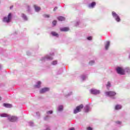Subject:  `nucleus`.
<instances>
[{
  "mask_svg": "<svg viewBox=\"0 0 130 130\" xmlns=\"http://www.w3.org/2000/svg\"><path fill=\"white\" fill-rule=\"evenodd\" d=\"M52 55H54V53H50V55H47L44 57L41 58V61H46V60H52L53 59Z\"/></svg>",
  "mask_w": 130,
  "mask_h": 130,
  "instance_id": "obj_1",
  "label": "nucleus"
},
{
  "mask_svg": "<svg viewBox=\"0 0 130 130\" xmlns=\"http://www.w3.org/2000/svg\"><path fill=\"white\" fill-rule=\"evenodd\" d=\"M12 13H9L7 17L5 16L3 18V21L4 23L9 24V23H10L11 21H12Z\"/></svg>",
  "mask_w": 130,
  "mask_h": 130,
  "instance_id": "obj_2",
  "label": "nucleus"
},
{
  "mask_svg": "<svg viewBox=\"0 0 130 130\" xmlns=\"http://www.w3.org/2000/svg\"><path fill=\"white\" fill-rule=\"evenodd\" d=\"M106 95L111 97L112 99H116L115 98V95H116V92L115 91H107L105 92Z\"/></svg>",
  "mask_w": 130,
  "mask_h": 130,
  "instance_id": "obj_3",
  "label": "nucleus"
},
{
  "mask_svg": "<svg viewBox=\"0 0 130 130\" xmlns=\"http://www.w3.org/2000/svg\"><path fill=\"white\" fill-rule=\"evenodd\" d=\"M83 108H84V105H83V104H81L74 109L73 113L74 114H77V113H78V112H80L81 110L83 109Z\"/></svg>",
  "mask_w": 130,
  "mask_h": 130,
  "instance_id": "obj_4",
  "label": "nucleus"
},
{
  "mask_svg": "<svg viewBox=\"0 0 130 130\" xmlns=\"http://www.w3.org/2000/svg\"><path fill=\"white\" fill-rule=\"evenodd\" d=\"M112 16L113 17V18H114V19H115V20L117 22H119L120 21V18L118 16V15H117V14H116V13H115V12L113 11L112 12Z\"/></svg>",
  "mask_w": 130,
  "mask_h": 130,
  "instance_id": "obj_5",
  "label": "nucleus"
},
{
  "mask_svg": "<svg viewBox=\"0 0 130 130\" xmlns=\"http://www.w3.org/2000/svg\"><path fill=\"white\" fill-rule=\"evenodd\" d=\"M116 72L117 74H119V75H124V69L120 67H117L116 68Z\"/></svg>",
  "mask_w": 130,
  "mask_h": 130,
  "instance_id": "obj_6",
  "label": "nucleus"
},
{
  "mask_svg": "<svg viewBox=\"0 0 130 130\" xmlns=\"http://www.w3.org/2000/svg\"><path fill=\"white\" fill-rule=\"evenodd\" d=\"M90 92L92 95H98L100 94V90L95 89H91L90 90Z\"/></svg>",
  "mask_w": 130,
  "mask_h": 130,
  "instance_id": "obj_7",
  "label": "nucleus"
},
{
  "mask_svg": "<svg viewBox=\"0 0 130 130\" xmlns=\"http://www.w3.org/2000/svg\"><path fill=\"white\" fill-rule=\"evenodd\" d=\"M8 119L11 122H15V121H17L18 120V117L14 116H9Z\"/></svg>",
  "mask_w": 130,
  "mask_h": 130,
  "instance_id": "obj_8",
  "label": "nucleus"
},
{
  "mask_svg": "<svg viewBox=\"0 0 130 130\" xmlns=\"http://www.w3.org/2000/svg\"><path fill=\"white\" fill-rule=\"evenodd\" d=\"M48 91H49V88L44 87L40 90V94H44V93H46V92H48Z\"/></svg>",
  "mask_w": 130,
  "mask_h": 130,
  "instance_id": "obj_9",
  "label": "nucleus"
},
{
  "mask_svg": "<svg viewBox=\"0 0 130 130\" xmlns=\"http://www.w3.org/2000/svg\"><path fill=\"white\" fill-rule=\"evenodd\" d=\"M90 111H91V108L90 107V106L87 105L84 107V112L88 113V112Z\"/></svg>",
  "mask_w": 130,
  "mask_h": 130,
  "instance_id": "obj_10",
  "label": "nucleus"
},
{
  "mask_svg": "<svg viewBox=\"0 0 130 130\" xmlns=\"http://www.w3.org/2000/svg\"><path fill=\"white\" fill-rule=\"evenodd\" d=\"M3 106H4V107H6V108H12V107H13L12 104L7 103H4Z\"/></svg>",
  "mask_w": 130,
  "mask_h": 130,
  "instance_id": "obj_11",
  "label": "nucleus"
},
{
  "mask_svg": "<svg viewBox=\"0 0 130 130\" xmlns=\"http://www.w3.org/2000/svg\"><path fill=\"white\" fill-rule=\"evenodd\" d=\"M40 87H41V81H38L37 84L35 85V88L39 89Z\"/></svg>",
  "mask_w": 130,
  "mask_h": 130,
  "instance_id": "obj_12",
  "label": "nucleus"
},
{
  "mask_svg": "<svg viewBox=\"0 0 130 130\" xmlns=\"http://www.w3.org/2000/svg\"><path fill=\"white\" fill-rule=\"evenodd\" d=\"M69 30V27H63L60 28V31H61L62 32H67Z\"/></svg>",
  "mask_w": 130,
  "mask_h": 130,
  "instance_id": "obj_13",
  "label": "nucleus"
},
{
  "mask_svg": "<svg viewBox=\"0 0 130 130\" xmlns=\"http://www.w3.org/2000/svg\"><path fill=\"white\" fill-rule=\"evenodd\" d=\"M110 46V42L107 41V43L105 45V49H106V50H108V48H109Z\"/></svg>",
  "mask_w": 130,
  "mask_h": 130,
  "instance_id": "obj_14",
  "label": "nucleus"
},
{
  "mask_svg": "<svg viewBox=\"0 0 130 130\" xmlns=\"http://www.w3.org/2000/svg\"><path fill=\"white\" fill-rule=\"evenodd\" d=\"M57 20H58V21H60L61 22L62 21H65L66 18H64V17H63V16H59L57 17Z\"/></svg>",
  "mask_w": 130,
  "mask_h": 130,
  "instance_id": "obj_15",
  "label": "nucleus"
},
{
  "mask_svg": "<svg viewBox=\"0 0 130 130\" xmlns=\"http://www.w3.org/2000/svg\"><path fill=\"white\" fill-rule=\"evenodd\" d=\"M51 35H52V36H54V37H57L58 38L59 35H58V34L56 33V32L54 31H52L51 32Z\"/></svg>",
  "mask_w": 130,
  "mask_h": 130,
  "instance_id": "obj_16",
  "label": "nucleus"
},
{
  "mask_svg": "<svg viewBox=\"0 0 130 130\" xmlns=\"http://www.w3.org/2000/svg\"><path fill=\"white\" fill-rule=\"evenodd\" d=\"M57 111L61 112L63 110V106H59L57 108Z\"/></svg>",
  "mask_w": 130,
  "mask_h": 130,
  "instance_id": "obj_17",
  "label": "nucleus"
},
{
  "mask_svg": "<svg viewBox=\"0 0 130 130\" xmlns=\"http://www.w3.org/2000/svg\"><path fill=\"white\" fill-rule=\"evenodd\" d=\"M21 17L24 21H28V17L24 14H22Z\"/></svg>",
  "mask_w": 130,
  "mask_h": 130,
  "instance_id": "obj_18",
  "label": "nucleus"
},
{
  "mask_svg": "<svg viewBox=\"0 0 130 130\" xmlns=\"http://www.w3.org/2000/svg\"><path fill=\"white\" fill-rule=\"evenodd\" d=\"M121 108H122V106H121V105H117L115 106V109L116 110H119V109H121Z\"/></svg>",
  "mask_w": 130,
  "mask_h": 130,
  "instance_id": "obj_19",
  "label": "nucleus"
},
{
  "mask_svg": "<svg viewBox=\"0 0 130 130\" xmlns=\"http://www.w3.org/2000/svg\"><path fill=\"white\" fill-rule=\"evenodd\" d=\"M95 6H96V3L92 2L88 5V7H89V8H94V7Z\"/></svg>",
  "mask_w": 130,
  "mask_h": 130,
  "instance_id": "obj_20",
  "label": "nucleus"
},
{
  "mask_svg": "<svg viewBox=\"0 0 130 130\" xmlns=\"http://www.w3.org/2000/svg\"><path fill=\"white\" fill-rule=\"evenodd\" d=\"M34 8H35L36 12H39V11H40V10H41V8H40V7H39L38 6H37L36 5L34 6Z\"/></svg>",
  "mask_w": 130,
  "mask_h": 130,
  "instance_id": "obj_21",
  "label": "nucleus"
},
{
  "mask_svg": "<svg viewBox=\"0 0 130 130\" xmlns=\"http://www.w3.org/2000/svg\"><path fill=\"white\" fill-rule=\"evenodd\" d=\"M9 116L8 114H6V113H3V114H1L0 115V116H1V117H8V118H9Z\"/></svg>",
  "mask_w": 130,
  "mask_h": 130,
  "instance_id": "obj_22",
  "label": "nucleus"
},
{
  "mask_svg": "<svg viewBox=\"0 0 130 130\" xmlns=\"http://www.w3.org/2000/svg\"><path fill=\"white\" fill-rule=\"evenodd\" d=\"M81 78L82 80V81H85V80L87 79V76L85 75H82Z\"/></svg>",
  "mask_w": 130,
  "mask_h": 130,
  "instance_id": "obj_23",
  "label": "nucleus"
},
{
  "mask_svg": "<svg viewBox=\"0 0 130 130\" xmlns=\"http://www.w3.org/2000/svg\"><path fill=\"white\" fill-rule=\"evenodd\" d=\"M124 73H125V72L126 73H130V70H129V68H125L124 69Z\"/></svg>",
  "mask_w": 130,
  "mask_h": 130,
  "instance_id": "obj_24",
  "label": "nucleus"
},
{
  "mask_svg": "<svg viewBox=\"0 0 130 130\" xmlns=\"http://www.w3.org/2000/svg\"><path fill=\"white\" fill-rule=\"evenodd\" d=\"M94 63H95V61L94 60H91L89 62V64L90 66H93V64H94Z\"/></svg>",
  "mask_w": 130,
  "mask_h": 130,
  "instance_id": "obj_25",
  "label": "nucleus"
},
{
  "mask_svg": "<svg viewBox=\"0 0 130 130\" xmlns=\"http://www.w3.org/2000/svg\"><path fill=\"white\" fill-rule=\"evenodd\" d=\"M52 64L53 66H55V64H57V60H54L52 62Z\"/></svg>",
  "mask_w": 130,
  "mask_h": 130,
  "instance_id": "obj_26",
  "label": "nucleus"
},
{
  "mask_svg": "<svg viewBox=\"0 0 130 130\" xmlns=\"http://www.w3.org/2000/svg\"><path fill=\"white\" fill-rule=\"evenodd\" d=\"M53 113V111L52 110L47 111V114H52Z\"/></svg>",
  "mask_w": 130,
  "mask_h": 130,
  "instance_id": "obj_27",
  "label": "nucleus"
},
{
  "mask_svg": "<svg viewBox=\"0 0 130 130\" xmlns=\"http://www.w3.org/2000/svg\"><path fill=\"white\" fill-rule=\"evenodd\" d=\"M27 11L28 13H30L31 12V8H30V6H27Z\"/></svg>",
  "mask_w": 130,
  "mask_h": 130,
  "instance_id": "obj_28",
  "label": "nucleus"
},
{
  "mask_svg": "<svg viewBox=\"0 0 130 130\" xmlns=\"http://www.w3.org/2000/svg\"><path fill=\"white\" fill-rule=\"evenodd\" d=\"M56 23H57L56 20H54L52 22V25H53V26H56Z\"/></svg>",
  "mask_w": 130,
  "mask_h": 130,
  "instance_id": "obj_29",
  "label": "nucleus"
},
{
  "mask_svg": "<svg viewBox=\"0 0 130 130\" xmlns=\"http://www.w3.org/2000/svg\"><path fill=\"white\" fill-rule=\"evenodd\" d=\"M28 124H29V125H30V126H33L34 123H33V122H29Z\"/></svg>",
  "mask_w": 130,
  "mask_h": 130,
  "instance_id": "obj_30",
  "label": "nucleus"
},
{
  "mask_svg": "<svg viewBox=\"0 0 130 130\" xmlns=\"http://www.w3.org/2000/svg\"><path fill=\"white\" fill-rule=\"evenodd\" d=\"M73 92H71L69 93H68V94L66 95V97H69V96H71V95H72Z\"/></svg>",
  "mask_w": 130,
  "mask_h": 130,
  "instance_id": "obj_31",
  "label": "nucleus"
},
{
  "mask_svg": "<svg viewBox=\"0 0 130 130\" xmlns=\"http://www.w3.org/2000/svg\"><path fill=\"white\" fill-rule=\"evenodd\" d=\"M43 17H44V18H49V15H48L47 14H44L43 15Z\"/></svg>",
  "mask_w": 130,
  "mask_h": 130,
  "instance_id": "obj_32",
  "label": "nucleus"
},
{
  "mask_svg": "<svg viewBox=\"0 0 130 130\" xmlns=\"http://www.w3.org/2000/svg\"><path fill=\"white\" fill-rule=\"evenodd\" d=\"M79 25H80V21L76 22L75 25L77 26H79Z\"/></svg>",
  "mask_w": 130,
  "mask_h": 130,
  "instance_id": "obj_33",
  "label": "nucleus"
},
{
  "mask_svg": "<svg viewBox=\"0 0 130 130\" xmlns=\"http://www.w3.org/2000/svg\"><path fill=\"white\" fill-rule=\"evenodd\" d=\"M111 84H110V82H108L107 84V87H110Z\"/></svg>",
  "mask_w": 130,
  "mask_h": 130,
  "instance_id": "obj_34",
  "label": "nucleus"
},
{
  "mask_svg": "<svg viewBox=\"0 0 130 130\" xmlns=\"http://www.w3.org/2000/svg\"><path fill=\"white\" fill-rule=\"evenodd\" d=\"M116 123H117V124H121V122L119 121H117L116 122Z\"/></svg>",
  "mask_w": 130,
  "mask_h": 130,
  "instance_id": "obj_35",
  "label": "nucleus"
},
{
  "mask_svg": "<svg viewBox=\"0 0 130 130\" xmlns=\"http://www.w3.org/2000/svg\"><path fill=\"white\" fill-rule=\"evenodd\" d=\"M87 39V40H92V37H88Z\"/></svg>",
  "mask_w": 130,
  "mask_h": 130,
  "instance_id": "obj_36",
  "label": "nucleus"
},
{
  "mask_svg": "<svg viewBox=\"0 0 130 130\" xmlns=\"http://www.w3.org/2000/svg\"><path fill=\"white\" fill-rule=\"evenodd\" d=\"M36 114L37 116H40V113L39 112H37Z\"/></svg>",
  "mask_w": 130,
  "mask_h": 130,
  "instance_id": "obj_37",
  "label": "nucleus"
},
{
  "mask_svg": "<svg viewBox=\"0 0 130 130\" xmlns=\"http://www.w3.org/2000/svg\"><path fill=\"white\" fill-rule=\"evenodd\" d=\"M26 54L29 56V55H31V53L30 52H27Z\"/></svg>",
  "mask_w": 130,
  "mask_h": 130,
  "instance_id": "obj_38",
  "label": "nucleus"
},
{
  "mask_svg": "<svg viewBox=\"0 0 130 130\" xmlns=\"http://www.w3.org/2000/svg\"><path fill=\"white\" fill-rule=\"evenodd\" d=\"M87 130H93V128H92L91 127H88L87 128Z\"/></svg>",
  "mask_w": 130,
  "mask_h": 130,
  "instance_id": "obj_39",
  "label": "nucleus"
},
{
  "mask_svg": "<svg viewBox=\"0 0 130 130\" xmlns=\"http://www.w3.org/2000/svg\"><path fill=\"white\" fill-rule=\"evenodd\" d=\"M48 119V116H46L44 118V120H47Z\"/></svg>",
  "mask_w": 130,
  "mask_h": 130,
  "instance_id": "obj_40",
  "label": "nucleus"
},
{
  "mask_svg": "<svg viewBox=\"0 0 130 130\" xmlns=\"http://www.w3.org/2000/svg\"><path fill=\"white\" fill-rule=\"evenodd\" d=\"M59 71H60V72H61V73L58 72V75H59V74H61V73H62V70H60Z\"/></svg>",
  "mask_w": 130,
  "mask_h": 130,
  "instance_id": "obj_41",
  "label": "nucleus"
},
{
  "mask_svg": "<svg viewBox=\"0 0 130 130\" xmlns=\"http://www.w3.org/2000/svg\"><path fill=\"white\" fill-rule=\"evenodd\" d=\"M57 9V7H55L53 11H56V9Z\"/></svg>",
  "mask_w": 130,
  "mask_h": 130,
  "instance_id": "obj_42",
  "label": "nucleus"
},
{
  "mask_svg": "<svg viewBox=\"0 0 130 130\" xmlns=\"http://www.w3.org/2000/svg\"><path fill=\"white\" fill-rule=\"evenodd\" d=\"M69 130H75V128L74 127L70 128Z\"/></svg>",
  "mask_w": 130,
  "mask_h": 130,
  "instance_id": "obj_43",
  "label": "nucleus"
},
{
  "mask_svg": "<svg viewBox=\"0 0 130 130\" xmlns=\"http://www.w3.org/2000/svg\"><path fill=\"white\" fill-rule=\"evenodd\" d=\"M13 6H11L10 7V9L12 10V9H13Z\"/></svg>",
  "mask_w": 130,
  "mask_h": 130,
  "instance_id": "obj_44",
  "label": "nucleus"
},
{
  "mask_svg": "<svg viewBox=\"0 0 130 130\" xmlns=\"http://www.w3.org/2000/svg\"><path fill=\"white\" fill-rule=\"evenodd\" d=\"M2 69V66L0 64V70Z\"/></svg>",
  "mask_w": 130,
  "mask_h": 130,
  "instance_id": "obj_45",
  "label": "nucleus"
},
{
  "mask_svg": "<svg viewBox=\"0 0 130 130\" xmlns=\"http://www.w3.org/2000/svg\"><path fill=\"white\" fill-rule=\"evenodd\" d=\"M2 100V97L0 96V101Z\"/></svg>",
  "mask_w": 130,
  "mask_h": 130,
  "instance_id": "obj_46",
  "label": "nucleus"
}]
</instances>
